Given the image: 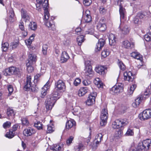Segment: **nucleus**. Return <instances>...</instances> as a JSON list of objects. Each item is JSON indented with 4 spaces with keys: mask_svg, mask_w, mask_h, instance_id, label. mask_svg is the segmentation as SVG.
Listing matches in <instances>:
<instances>
[{
    "mask_svg": "<svg viewBox=\"0 0 151 151\" xmlns=\"http://www.w3.org/2000/svg\"><path fill=\"white\" fill-rule=\"evenodd\" d=\"M5 136L6 137L9 138H12L14 137V134L12 131H11L10 130L9 132H7Z\"/></svg>",
    "mask_w": 151,
    "mask_h": 151,
    "instance_id": "de8ad7c7",
    "label": "nucleus"
},
{
    "mask_svg": "<svg viewBox=\"0 0 151 151\" xmlns=\"http://www.w3.org/2000/svg\"><path fill=\"white\" fill-rule=\"evenodd\" d=\"M103 135L101 133H99L97 134L95 136V139L94 140L96 142H97L100 143L101 140L102 139Z\"/></svg>",
    "mask_w": 151,
    "mask_h": 151,
    "instance_id": "473e14b6",
    "label": "nucleus"
},
{
    "mask_svg": "<svg viewBox=\"0 0 151 151\" xmlns=\"http://www.w3.org/2000/svg\"><path fill=\"white\" fill-rule=\"evenodd\" d=\"M81 82V80L79 78H76L74 82V84L75 86L78 85Z\"/></svg>",
    "mask_w": 151,
    "mask_h": 151,
    "instance_id": "bf43d9fd",
    "label": "nucleus"
},
{
    "mask_svg": "<svg viewBox=\"0 0 151 151\" xmlns=\"http://www.w3.org/2000/svg\"><path fill=\"white\" fill-rule=\"evenodd\" d=\"M136 87V85L135 84H133L130 87L128 91L129 94L131 95L133 93Z\"/></svg>",
    "mask_w": 151,
    "mask_h": 151,
    "instance_id": "37998d69",
    "label": "nucleus"
},
{
    "mask_svg": "<svg viewBox=\"0 0 151 151\" xmlns=\"http://www.w3.org/2000/svg\"><path fill=\"white\" fill-rule=\"evenodd\" d=\"M109 44L110 45H114L116 42V38L115 35L112 34H110L109 37Z\"/></svg>",
    "mask_w": 151,
    "mask_h": 151,
    "instance_id": "5701e85b",
    "label": "nucleus"
},
{
    "mask_svg": "<svg viewBox=\"0 0 151 151\" xmlns=\"http://www.w3.org/2000/svg\"><path fill=\"white\" fill-rule=\"evenodd\" d=\"M122 33L124 34H127L129 33L130 28L128 25L124 24H121L119 26Z\"/></svg>",
    "mask_w": 151,
    "mask_h": 151,
    "instance_id": "4468645a",
    "label": "nucleus"
},
{
    "mask_svg": "<svg viewBox=\"0 0 151 151\" xmlns=\"http://www.w3.org/2000/svg\"><path fill=\"white\" fill-rule=\"evenodd\" d=\"M83 36H78L77 38V41L79 46H81L82 43L84 41Z\"/></svg>",
    "mask_w": 151,
    "mask_h": 151,
    "instance_id": "c9c22d12",
    "label": "nucleus"
},
{
    "mask_svg": "<svg viewBox=\"0 0 151 151\" xmlns=\"http://www.w3.org/2000/svg\"><path fill=\"white\" fill-rule=\"evenodd\" d=\"M83 19L84 20L85 22L87 23L91 21L92 18L89 10H87L86 11L85 14L83 15Z\"/></svg>",
    "mask_w": 151,
    "mask_h": 151,
    "instance_id": "f3484780",
    "label": "nucleus"
},
{
    "mask_svg": "<svg viewBox=\"0 0 151 151\" xmlns=\"http://www.w3.org/2000/svg\"><path fill=\"white\" fill-rule=\"evenodd\" d=\"M133 134L134 132L133 131L130 129H129L127 130L125 135L126 136H131L133 135Z\"/></svg>",
    "mask_w": 151,
    "mask_h": 151,
    "instance_id": "3c124183",
    "label": "nucleus"
},
{
    "mask_svg": "<svg viewBox=\"0 0 151 151\" xmlns=\"http://www.w3.org/2000/svg\"><path fill=\"white\" fill-rule=\"evenodd\" d=\"M118 65L121 70H124L125 69L126 67L124 64L121 61L118 60Z\"/></svg>",
    "mask_w": 151,
    "mask_h": 151,
    "instance_id": "ea45409f",
    "label": "nucleus"
},
{
    "mask_svg": "<svg viewBox=\"0 0 151 151\" xmlns=\"http://www.w3.org/2000/svg\"><path fill=\"white\" fill-rule=\"evenodd\" d=\"M122 135V131L121 129H119L115 131L114 136L116 139H119L121 137Z\"/></svg>",
    "mask_w": 151,
    "mask_h": 151,
    "instance_id": "c85d7f7f",
    "label": "nucleus"
},
{
    "mask_svg": "<svg viewBox=\"0 0 151 151\" xmlns=\"http://www.w3.org/2000/svg\"><path fill=\"white\" fill-rule=\"evenodd\" d=\"M33 65L29 64V65H27V63H26L27 70L29 73H31L33 71L34 68L32 66Z\"/></svg>",
    "mask_w": 151,
    "mask_h": 151,
    "instance_id": "49530a36",
    "label": "nucleus"
},
{
    "mask_svg": "<svg viewBox=\"0 0 151 151\" xmlns=\"http://www.w3.org/2000/svg\"><path fill=\"white\" fill-rule=\"evenodd\" d=\"M35 132V130L31 128H28L25 129L23 131V134L26 136H31Z\"/></svg>",
    "mask_w": 151,
    "mask_h": 151,
    "instance_id": "4be33fe9",
    "label": "nucleus"
},
{
    "mask_svg": "<svg viewBox=\"0 0 151 151\" xmlns=\"http://www.w3.org/2000/svg\"><path fill=\"white\" fill-rule=\"evenodd\" d=\"M14 74L21 75L22 73V70L18 68H15Z\"/></svg>",
    "mask_w": 151,
    "mask_h": 151,
    "instance_id": "864d4df0",
    "label": "nucleus"
},
{
    "mask_svg": "<svg viewBox=\"0 0 151 151\" xmlns=\"http://www.w3.org/2000/svg\"><path fill=\"white\" fill-rule=\"evenodd\" d=\"M133 22L136 25H138L139 23V19L137 17H134L133 19Z\"/></svg>",
    "mask_w": 151,
    "mask_h": 151,
    "instance_id": "052dcab7",
    "label": "nucleus"
},
{
    "mask_svg": "<svg viewBox=\"0 0 151 151\" xmlns=\"http://www.w3.org/2000/svg\"><path fill=\"white\" fill-rule=\"evenodd\" d=\"M83 83L85 86L91 84V81L88 80H85L83 81Z\"/></svg>",
    "mask_w": 151,
    "mask_h": 151,
    "instance_id": "680f3d73",
    "label": "nucleus"
},
{
    "mask_svg": "<svg viewBox=\"0 0 151 151\" xmlns=\"http://www.w3.org/2000/svg\"><path fill=\"white\" fill-rule=\"evenodd\" d=\"M108 116L107 109H103L102 110L100 115L101 121L100 123L101 126H104L106 124Z\"/></svg>",
    "mask_w": 151,
    "mask_h": 151,
    "instance_id": "6e6552de",
    "label": "nucleus"
},
{
    "mask_svg": "<svg viewBox=\"0 0 151 151\" xmlns=\"http://www.w3.org/2000/svg\"><path fill=\"white\" fill-rule=\"evenodd\" d=\"M95 70L99 74L101 75H104L106 72V68L104 66L98 65L95 68Z\"/></svg>",
    "mask_w": 151,
    "mask_h": 151,
    "instance_id": "a211bd4d",
    "label": "nucleus"
},
{
    "mask_svg": "<svg viewBox=\"0 0 151 151\" xmlns=\"http://www.w3.org/2000/svg\"><path fill=\"white\" fill-rule=\"evenodd\" d=\"M123 3V0H114V4L115 5L119 6L120 19L124 18L126 13L125 9L122 5Z\"/></svg>",
    "mask_w": 151,
    "mask_h": 151,
    "instance_id": "20e7f679",
    "label": "nucleus"
},
{
    "mask_svg": "<svg viewBox=\"0 0 151 151\" xmlns=\"http://www.w3.org/2000/svg\"><path fill=\"white\" fill-rule=\"evenodd\" d=\"M48 89L47 88H43V87L42 88V91H41V95L40 96L42 98H43L45 97L47 94V90Z\"/></svg>",
    "mask_w": 151,
    "mask_h": 151,
    "instance_id": "09e8293b",
    "label": "nucleus"
},
{
    "mask_svg": "<svg viewBox=\"0 0 151 151\" xmlns=\"http://www.w3.org/2000/svg\"><path fill=\"white\" fill-rule=\"evenodd\" d=\"M127 122L125 119H117L113 123L112 127L114 129H119L127 124Z\"/></svg>",
    "mask_w": 151,
    "mask_h": 151,
    "instance_id": "0eeeda50",
    "label": "nucleus"
},
{
    "mask_svg": "<svg viewBox=\"0 0 151 151\" xmlns=\"http://www.w3.org/2000/svg\"><path fill=\"white\" fill-rule=\"evenodd\" d=\"M37 60L36 55L33 54H30L29 55L27 62V65H29V64L34 65L35 63Z\"/></svg>",
    "mask_w": 151,
    "mask_h": 151,
    "instance_id": "ddd939ff",
    "label": "nucleus"
},
{
    "mask_svg": "<svg viewBox=\"0 0 151 151\" xmlns=\"http://www.w3.org/2000/svg\"><path fill=\"white\" fill-rule=\"evenodd\" d=\"M19 28L22 30H24V23L23 22H20L19 24Z\"/></svg>",
    "mask_w": 151,
    "mask_h": 151,
    "instance_id": "338daca9",
    "label": "nucleus"
},
{
    "mask_svg": "<svg viewBox=\"0 0 151 151\" xmlns=\"http://www.w3.org/2000/svg\"><path fill=\"white\" fill-rule=\"evenodd\" d=\"M97 95L96 93H93L89 95L88 98L86 103L88 106H90L93 104L95 102L96 97Z\"/></svg>",
    "mask_w": 151,
    "mask_h": 151,
    "instance_id": "9d476101",
    "label": "nucleus"
},
{
    "mask_svg": "<svg viewBox=\"0 0 151 151\" xmlns=\"http://www.w3.org/2000/svg\"><path fill=\"white\" fill-rule=\"evenodd\" d=\"M139 53L136 52H133L131 53L130 55L131 57L135 58Z\"/></svg>",
    "mask_w": 151,
    "mask_h": 151,
    "instance_id": "69168bd1",
    "label": "nucleus"
},
{
    "mask_svg": "<svg viewBox=\"0 0 151 151\" xmlns=\"http://www.w3.org/2000/svg\"><path fill=\"white\" fill-rule=\"evenodd\" d=\"M11 125V122H10L7 121L3 124V127L4 128L6 129L10 127Z\"/></svg>",
    "mask_w": 151,
    "mask_h": 151,
    "instance_id": "4d7b16f0",
    "label": "nucleus"
},
{
    "mask_svg": "<svg viewBox=\"0 0 151 151\" xmlns=\"http://www.w3.org/2000/svg\"><path fill=\"white\" fill-rule=\"evenodd\" d=\"M93 82L98 88H103V83L99 78H96L94 80Z\"/></svg>",
    "mask_w": 151,
    "mask_h": 151,
    "instance_id": "cd10ccee",
    "label": "nucleus"
},
{
    "mask_svg": "<svg viewBox=\"0 0 151 151\" xmlns=\"http://www.w3.org/2000/svg\"><path fill=\"white\" fill-rule=\"evenodd\" d=\"M99 11L101 14H104L106 10L103 7L101 6L100 8Z\"/></svg>",
    "mask_w": 151,
    "mask_h": 151,
    "instance_id": "774afa93",
    "label": "nucleus"
},
{
    "mask_svg": "<svg viewBox=\"0 0 151 151\" xmlns=\"http://www.w3.org/2000/svg\"><path fill=\"white\" fill-rule=\"evenodd\" d=\"M109 54V51L106 49H104L101 53V58H104L107 57Z\"/></svg>",
    "mask_w": 151,
    "mask_h": 151,
    "instance_id": "e433bc0d",
    "label": "nucleus"
},
{
    "mask_svg": "<svg viewBox=\"0 0 151 151\" xmlns=\"http://www.w3.org/2000/svg\"><path fill=\"white\" fill-rule=\"evenodd\" d=\"M18 43L16 42H13L12 43L11 46H12V49L16 48L18 46Z\"/></svg>",
    "mask_w": 151,
    "mask_h": 151,
    "instance_id": "e2e57ef3",
    "label": "nucleus"
},
{
    "mask_svg": "<svg viewBox=\"0 0 151 151\" xmlns=\"http://www.w3.org/2000/svg\"><path fill=\"white\" fill-rule=\"evenodd\" d=\"M7 88L9 91V94L11 95L14 90L13 87L12 85H9L8 86Z\"/></svg>",
    "mask_w": 151,
    "mask_h": 151,
    "instance_id": "13d9d810",
    "label": "nucleus"
},
{
    "mask_svg": "<svg viewBox=\"0 0 151 151\" xmlns=\"http://www.w3.org/2000/svg\"><path fill=\"white\" fill-rule=\"evenodd\" d=\"M35 126L38 129H41L42 128V124L41 122L39 121L35 123Z\"/></svg>",
    "mask_w": 151,
    "mask_h": 151,
    "instance_id": "8fccbe9b",
    "label": "nucleus"
},
{
    "mask_svg": "<svg viewBox=\"0 0 151 151\" xmlns=\"http://www.w3.org/2000/svg\"><path fill=\"white\" fill-rule=\"evenodd\" d=\"M91 0H83L84 4L87 6H89L91 3Z\"/></svg>",
    "mask_w": 151,
    "mask_h": 151,
    "instance_id": "6e6d98bb",
    "label": "nucleus"
},
{
    "mask_svg": "<svg viewBox=\"0 0 151 151\" xmlns=\"http://www.w3.org/2000/svg\"><path fill=\"white\" fill-rule=\"evenodd\" d=\"M124 79L128 81H132L134 78V76L130 71H127L124 73Z\"/></svg>",
    "mask_w": 151,
    "mask_h": 151,
    "instance_id": "2eb2a0df",
    "label": "nucleus"
},
{
    "mask_svg": "<svg viewBox=\"0 0 151 151\" xmlns=\"http://www.w3.org/2000/svg\"><path fill=\"white\" fill-rule=\"evenodd\" d=\"M151 148V139H147L139 142L137 146V149L140 151H147Z\"/></svg>",
    "mask_w": 151,
    "mask_h": 151,
    "instance_id": "7ed1b4c3",
    "label": "nucleus"
},
{
    "mask_svg": "<svg viewBox=\"0 0 151 151\" xmlns=\"http://www.w3.org/2000/svg\"><path fill=\"white\" fill-rule=\"evenodd\" d=\"M9 20L10 22H13L14 20H13V19L14 15V12L13 10L12 9L9 12Z\"/></svg>",
    "mask_w": 151,
    "mask_h": 151,
    "instance_id": "79ce46f5",
    "label": "nucleus"
},
{
    "mask_svg": "<svg viewBox=\"0 0 151 151\" xmlns=\"http://www.w3.org/2000/svg\"><path fill=\"white\" fill-rule=\"evenodd\" d=\"M15 68L14 67H12L9 68L8 69H6L3 72L4 75L5 76L8 75H10L12 74H14V70Z\"/></svg>",
    "mask_w": 151,
    "mask_h": 151,
    "instance_id": "412c9836",
    "label": "nucleus"
},
{
    "mask_svg": "<svg viewBox=\"0 0 151 151\" xmlns=\"http://www.w3.org/2000/svg\"><path fill=\"white\" fill-rule=\"evenodd\" d=\"M31 78L30 76L27 77V81L24 86V89L25 91L29 90L31 86Z\"/></svg>",
    "mask_w": 151,
    "mask_h": 151,
    "instance_id": "aec40b11",
    "label": "nucleus"
},
{
    "mask_svg": "<svg viewBox=\"0 0 151 151\" xmlns=\"http://www.w3.org/2000/svg\"><path fill=\"white\" fill-rule=\"evenodd\" d=\"M22 122L23 124L27 126L29 124L27 119L26 118H23L22 119Z\"/></svg>",
    "mask_w": 151,
    "mask_h": 151,
    "instance_id": "603ef678",
    "label": "nucleus"
},
{
    "mask_svg": "<svg viewBox=\"0 0 151 151\" xmlns=\"http://www.w3.org/2000/svg\"><path fill=\"white\" fill-rule=\"evenodd\" d=\"M88 89L86 87L81 88L78 91V95L79 96H82L88 92Z\"/></svg>",
    "mask_w": 151,
    "mask_h": 151,
    "instance_id": "c756f323",
    "label": "nucleus"
},
{
    "mask_svg": "<svg viewBox=\"0 0 151 151\" xmlns=\"http://www.w3.org/2000/svg\"><path fill=\"white\" fill-rule=\"evenodd\" d=\"M148 90H147L144 93L143 95H141L137 98L135 100L134 102L132 104V106L134 108H136L140 104L142 100L145 99H147L150 96V94L147 93Z\"/></svg>",
    "mask_w": 151,
    "mask_h": 151,
    "instance_id": "39448f33",
    "label": "nucleus"
},
{
    "mask_svg": "<svg viewBox=\"0 0 151 151\" xmlns=\"http://www.w3.org/2000/svg\"><path fill=\"white\" fill-rule=\"evenodd\" d=\"M45 1L46 2H44L43 4L44 7H45L44 9V20L45 22V25L48 28H51V29H52V27H53L54 26L53 20L55 19V18L54 17H52L49 21H48L47 20L49 19L50 14L48 10L46 9L47 6V1L45 0Z\"/></svg>",
    "mask_w": 151,
    "mask_h": 151,
    "instance_id": "f03ea898",
    "label": "nucleus"
},
{
    "mask_svg": "<svg viewBox=\"0 0 151 151\" xmlns=\"http://www.w3.org/2000/svg\"><path fill=\"white\" fill-rule=\"evenodd\" d=\"M74 139V137L72 136H70L67 140V144L69 145L72 142V141Z\"/></svg>",
    "mask_w": 151,
    "mask_h": 151,
    "instance_id": "5fc2aeb1",
    "label": "nucleus"
},
{
    "mask_svg": "<svg viewBox=\"0 0 151 151\" xmlns=\"http://www.w3.org/2000/svg\"><path fill=\"white\" fill-rule=\"evenodd\" d=\"M48 48V46L46 44L43 45L42 47V51L44 55H46L47 54V50Z\"/></svg>",
    "mask_w": 151,
    "mask_h": 151,
    "instance_id": "4c0bfd02",
    "label": "nucleus"
},
{
    "mask_svg": "<svg viewBox=\"0 0 151 151\" xmlns=\"http://www.w3.org/2000/svg\"><path fill=\"white\" fill-rule=\"evenodd\" d=\"M123 90V88L122 86V84H119L113 86L110 89V92L111 93L116 95L122 92Z\"/></svg>",
    "mask_w": 151,
    "mask_h": 151,
    "instance_id": "1a4fd4ad",
    "label": "nucleus"
},
{
    "mask_svg": "<svg viewBox=\"0 0 151 151\" xmlns=\"http://www.w3.org/2000/svg\"><path fill=\"white\" fill-rule=\"evenodd\" d=\"M6 114L8 116L12 117L11 118H14L15 113L12 108H9L7 110ZM10 118H9V119Z\"/></svg>",
    "mask_w": 151,
    "mask_h": 151,
    "instance_id": "bb28decb",
    "label": "nucleus"
},
{
    "mask_svg": "<svg viewBox=\"0 0 151 151\" xmlns=\"http://www.w3.org/2000/svg\"><path fill=\"white\" fill-rule=\"evenodd\" d=\"M146 13L144 12H139L137 15V17H139L140 19H142L145 17L146 16Z\"/></svg>",
    "mask_w": 151,
    "mask_h": 151,
    "instance_id": "58836bf2",
    "label": "nucleus"
},
{
    "mask_svg": "<svg viewBox=\"0 0 151 151\" xmlns=\"http://www.w3.org/2000/svg\"><path fill=\"white\" fill-rule=\"evenodd\" d=\"M123 46L126 48H132L134 47V43L133 42L130 43L127 40H125L123 42Z\"/></svg>",
    "mask_w": 151,
    "mask_h": 151,
    "instance_id": "b1692460",
    "label": "nucleus"
},
{
    "mask_svg": "<svg viewBox=\"0 0 151 151\" xmlns=\"http://www.w3.org/2000/svg\"><path fill=\"white\" fill-rule=\"evenodd\" d=\"M55 88L58 90L64 91L65 89V86L64 82L61 80H59L55 83Z\"/></svg>",
    "mask_w": 151,
    "mask_h": 151,
    "instance_id": "f8f14e48",
    "label": "nucleus"
},
{
    "mask_svg": "<svg viewBox=\"0 0 151 151\" xmlns=\"http://www.w3.org/2000/svg\"><path fill=\"white\" fill-rule=\"evenodd\" d=\"M50 149L53 151H61V148L59 145H55L50 147Z\"/></svg>",
    "mask_w": 151,
    "mask_h": 151,
    "instance_id": "f704fd0d",
    "label": "nucleus"
},
{
    "mask_svg": "<svg viewBox=\"0 0 151 151\" xmlns=\"http://www.w3.org/2000/svg\"><path fill=\"white\" fill-rule=\"evenodd\" d=\"M93 73L91 66L89 65L86 66V69L85 71V75L88 76L92 74Z\"/></svg>",
    "mask_w": 151,
    "mask_h": 151,
    "instance_id": "7c9ffc66",
    "label": "nucleus"
},
{
    "mask_svg": "<svg viewBox=\"0 0 151 151\" xmlns=\"http://www.w3.org/2000/svg\"><path fill=\"white\" fill-rule=\"evenodd\" d=\"M22 19L25 22L29 21L30 18V14L25 9H22L21 11Z\"/></svg>",
    "mask_w": 151,
    "mask_h": 151,
    "instance_id": "9b49d317",
    "label": "nucleus"
},
{
    "mask_svg": "<svg viewBox=\"0 0 151 151\" xmlns=\"http://www.w3.org/2000/svg\"><path fill=\"white\" fill-rule=\"evenodd\" d=\"M76 122L73 119L68 120L66 124V128L67 129H70L75 125Z\"/></svg>",
    "mask_w": 151,
    "mask_h": 151,
    "instance_id": "a878e982",
    "label": "nucleus"
},
{
    "mask_svg": "<svg viewBox=\"0 0 151 151\" xmlns=\"http://www.w3.org/2000/svg\"><path fill=\"white\" fill-rule=\"evenodd\" d=\"M53 131L52 127L50 125H47V132L51 133Z\"/></svg>",
    "mask_w": 151,
    "mask_h": 151,
    "instance_id": "0e129e2a",
    "label": "nucleus"
},
{
    "mask_svg": "<svg viewBox=\"0 0 151 151\" xmlns=\"http://www.w3.org/2000/svg\"><path fill=\"white\" fill-rule=\"evenodd\" d=\"M105 43L104 40L101 38L99 40L98 42L96 44L95 47V51L96 52L99 51L104 46Z\"/></svg>",
    "mask_w": 151,
    "mask_h": 151,
    "instance_id": "6ab92c4d",
    "label": "nucleus"
},
{
    "mask_svg": "<svg viewBox=\"0 0 151 151\" xmlns=\"http://www.w3.org/2000/svg\"><path fill=\"white\" fill-rule=\"evenodd\" d=\"M104 21L103 19H101L97 24V28L100 32L104 31L106 29V26L104 22Z\"/></svg>",
    "mask_w": 151,
    "mask_h": 151,
    "instance_id": "dca6fc26",
    "label": "nucleus"
},
{
    "mask_svg": "<svg viewBox=\"0 0 151 151\" xmlns=\"http://www.w3.org/2000/svg\"><path fill=\"white\" fill-rule=\"evenodd\" d=\"M95 142V141L94 140L93 142H92L91 145V146L92 149L93 150H96L98 145L100 144L99 143Z\"/></svg>",
    "mask_w": 151,
    "mask_h": 151,
    "instance_id": "c03bdc74",
    "label": "nucleus"
},
{
    "mask_svg": "<svg viewBox=\"0 0 151 151\" xmlns=\"http://www.w3.org/2000/svg\"><path fill=\"white\" fill-rule=\"evenodd\" d=\"M9 44L7 42L2 43V48L3 51H6L7 50L8 48Z\"/></svg>",
    "mask_w": 151,
    "mask_h": 151,
    "instance_id": "a18cd8bd",
    "label": "nucleus"
},
{
    "mask_svg": "<svg viewBox=\"0 0 151 151\" xmlns=\"http://www.w3.org/2000/svg\"><path fill=\"white\" fill-rule=\"evenodd\" d=\"M85 147L81 143H79L74 147V149L76 151H81L84 149Z\"/></svg>",
    "mask_w": 151,
    "mask_h": 151,
    "instance_id": "2f4dec72",
    "label": "nucleus"
},
{
    "mask_svg": "<svg viewBox=\"0 0 151 151\" xmlns=\"http://www.w3.org/2000/svg\"><path fill=\"white\" fill-rule=\"evenodd\" d=\"M29 28L31 30H35L37 28V25L35 22H30L29 26Z\"/></svg>",
    "mask_w": 151,
    "mask_h": 151,
    "instance_id": "72a5a7b5",
    "label": "nucleus"
},
{
    "mask_svg": "<svg viewBox=\"0 0 151 151\" xmlns=\"http://www.w3.org/2000/svg\"><path fill=\"white\" fill-rule=\"evenodd\" d=\"M139 118L142 120H147L151 118V109H147L139 115Z\"/></svg>",
    "mask_w": 151,
    "mask_h": 151,
    "instance_id": "423d86ee",
    "label": "nucleus"
},
{
    "mask_svg": "<svg viewBox=\"0 0 151 151\" xmlns=\"http://www.w3.org/2000/svg\"><path fill=\"white\" fill-rule=\"evenodd\" d=\"M144 38L146 41L149 42L151 41V32L147 33L145 35Z\"/></svg>",
    "mask_w": 151,
    "mask_h": 151,
    "instance_id": "a19ab883",
    "label": "nucleus"
},
{
    "mask_svg": "<svg viewBox=\"0 0 151 151\" xmlns=\"http://www.w3.org/2000/svg\"><path fill=\"white\" fill-rule=\"evenodd\" d=\"M69 58V55L66 52H63L60 60V62L62 63H64L66 62Z\"/></svg>",
    "mask_w": 151,
    "mask_h": 151,
    "instance_id": "393cba45",
    "label": "nucleus"
},
{
    "mask_svg": "<svg viewBox=\"0 0 151 151\" xmlns=\"http://www.w3.org/2000/svg\"><path fill=\"white\" fill-rule=\"evenodd\" d=\"M58 92H54L51 95L48 96L46 101V108L47 111L51 110L57 100L59 97Z\"/></svg>",
    "mask_w": 151,
    "mask_h": 151,
    "instance_id": "f257e3e1",
    "label": "nucleus"
}]
</instances>
